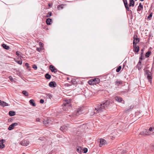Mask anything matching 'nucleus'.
<instances>
[{"instance_id":"obj_60","label":"nucleus","mask_w":154,"mask_h":154,"mask_svg":"<svg viewBox=\"0 0 154 154\" xmlns=\"http://www.w3.org/2000/svg\"><path fill=\"white\" fill-rule=\"evenodd\" d=\"M2 101L1 100H0V103Z\"/></svg>"},{"instance_id":"obj_10","label":"nucleus","mask_w":154,"mask_h":154,"mask_svg":"<svg viewBox=\"0 0 154 154\" xmlns=\"http://www.w3.org/2000/svg\"><path fill=\"white\" fill-rule=\"evenodd\" d=\"M49 85L50 87L54 88L57 86V84L55 82H51L49 83Z\"/></svg>"},{"instance_id":"obj_13","label":"nucleus","mask_w":154,"mask_h":154,"mask_svg":"<svg viewBox=\"0 0 154 154\" xmlns=\"http://www.w3.org/2000/svg\"><path fill=\"white\" fill-rule=\"evenodd\" d=\"M82 108L81 107H80L77 109L76 112V115H78L81 114L82 113Z\"/></svg>"},{"instance_id":"obj_32","label":"nucleus","mask_w":154,"mask_h":154,"mask_svg":"<svg viewBox=\"0 0 154 154\" xmlns=\"http://www.w3.org/2000/svg\"><path fill=\"white\" fill-rule=\"evenodd\" d=\"M51 12H48L46 16V17H49L51 16Z\"/></svg>"},{"instance_id":"obj_55","label":"nucleus","mask_w":154,"mask_h":154,"mask_svg":"<svg viewBox=\"0 0 154 154\" xmlns=\"http://www.w3.org/2000/svg\"><path fill=\"white\" fill-rule=\"evenodd\" d=\"M141 1H143L144 0H140Z\"/></svg>"},{"instance_id":"obj_1","label":"nucleus","mask_w":154,"mask_h":154,"mask_svg":"<svg viewBox=\"0 0 154 154\" xmlns=\"http://www.w3.org/2000/svg\"><path fill=\"white\" fill-rule=\"evenodd\" d=\"M110 106V101L109 100L103 102L102 103L98 105L97 107L95 108V110H94L93 112L91 115V116H93L95 113H100L104 111Z\"/></svg>"},{"instance_id":"obj_54","label":"nucleus","mask_w":154,"mask_h":154,"mask_svg":"<svg viewBox=\"0 0 154 154\" xmlns=\"http://www.w3.org/2000/svg\"><path fill=\"white\" fill-rule=\"evenodd\" d=\"M42 42H39V45H42Z\"/></svg>"},{"instance_id":"obj_39","label":"nucleus","mask_w":154,"mask_h":154,"mask_svg":"<svg viewBox=\"0 0 154 154\" xmlns=\"http://www.w3.org/2000/svg\"><path fill=\"white\" fill-rule=\"evenodd\" d=\"M123 1L124 3L125 6L128 5L127 0H123Z\"/></svg>"},{"instance_id":"obj_28","label":"nucleus","mask_w":154,"mask_h":154,"mask_svg":"<svg viewBox=\"0 0 154 154\" xmlns=\"http://www.w3.org/2000/svg\"><path fill=\"white\" fill-rule=\"evenodd\" d=\"M22 93L25 96H28L29 94L26 91H22Z\"/></svg>"},{"instance_id":"obj_4","label":"nucleus","mask_w":154,"mask_h":154,"mask_svg":"<svg viewBox=\"0 0 154 154\" xmlns=\"http://www.w3.org/2000/svg\"><path fill=\"white\" fill-rule=\"evenodd\" d=\"M98 142L100 143L99 146L100 147L106 144V141L105 140L102 138H100L98 140Z\"/></svg>"},{"instance_id":"obj_40","label":"nucleus","mask_w":154,"mask_h":154,"mask_svg":"<svg viewBox=\"0 0 154 154\" xmlns=\"http://www.w3.org/2000/svg\"><path fill=\"white\" fill-rule=\"evenodd\" d=\"M125 7L126 9L127 10V11H130L129 8L128 7V5H125Z\"/></svg>"},{"instance_id":"obj_26","label":"nucleus","mask_w":154,"mask_h":154,"mask_svg":"<svg viewBox=\"0 0 154 154\" xmlns=\"http://www.w3.org/2000/svg\"><path fill=\"white\" fill-rule=\"evenodd\" d=\"M63 4H61L58 5L57 6V9L59 10L63 9Z\"/></svg>"},{"instance_id":"obj_11","label":"nucleus","mask_w":154,"mask_h":154,"mask_svg":"<svg viewBox=\"0 0 154 154\" xmlns=\"http://www.w3.org/2000/svg\"><path fill=\"white\" fill-rule=\"evenodd\" d=\"M5 141V140L3 139H2L0 140V148L1 149L3 148L5 145L4 144V142Z\"/></svg>"},{"instance_id":"obj_37","label":"nucleus","mask_w":154,"mask_h":154,"mask_svg":"<svg viewBox=\"0 0 154 154\" xmlns=\"http://www.w3.org/2000/svg\"><path fill=\"white\" fill-rule=\"evenodd\" d=\"M25 66L27 67V68L28 69H30V67L29 66V64L28 63H25Z\"/></svg>"},{"instance_id":"obj_27","label":"nucleus","mask_w":154,"mask_h":154,"mask_svg":"<svg viewBox=\"0 0 154 154\" xmlns=\"http://www.w3.org/2000/svg\"><path fill=\"white\" fill-rule=\"evenodd\" d=\"M45 77L47 79H49L51 78V75L48 73H46L45 75Z\"/></svg>"},{"instance_id":"obj_18","label":"nucleus","mask_w":154,"mask_h":154,"mask_svg":"<svg viewBox=\"0 0 154 154\" xmlns=\"http://www.w3.org/2000/svg\"><path fill=\"white\" fill-rule=\"evenodd\" d=\"M0 105L3 107H5V106H8V104L4 101H2L0 103Z\"/></svg>"},{"instance_id":"obj_19","label":"nucleus","mask_w":154,"mask_h":154,"mask_svg":"<svg viewBox=\"0 0 154 154\" xmlns=\"http://www.w3.org/2000/svg\"><path fill=\"white\" fill-rule=\"evenodd\" d=\"M52 22V19L49 18L47 19L46 20V23L48 25H50L51 24V22Z\"/></svg>"},{"instance_id":"obj_44","label":"nucleus","mask_w":154,"mask_h":154,"mask_svg":"<svg viewBox=\"0 0 154 154\" xmlns=\"http://www.w3.org/2000/svg\"><path fill=\"white\" fill-rule=\"evenodd\" d=\"M44 100L43 99H41L40 100V103H44Z\"/></svg>"},{"instance_id":"obj_49","label":"nucleus","mask_w":154,"mask_h":154,"mask_svg":"<svg viewBox=\"0 0 154 154\" xmlns=\"http://www.w3.org/2000/svg\"><path fill=\"white\" fill-rule=\"evenodd\" d=\"M36 50L37 51H40L41 50V49H40V48H37V49H36Z\"/></svg>"},{"instance_id":"obj_41","label":"nucleus","mask_w":154,"mask_h":154,"mask_svg":"<svg viewBox=\"0 0 154 154\" xmlns=\"http://www.w3.org/2000/svg\"><path fill=\"white\" fill-rule=\"evenodd\" d=\"M32 67L35 70H36L37 69V66L35 64L33 65Z\"/></svg>"},{"instance_id":"obj_46","label":"nucleus","mask_w":154,"mask_h":154,"mask_svg":"<svg viewBox=\"0 0 154 154\" xmlns=\"http://www.w3.org/2000/svg\"><path fill=\"white\" fill-rule=\"evenodd\" d=\"M126 152H127V151H126V150H123V151H122V153H126Z\"/></svg>"},{"instance_id":"obj_12","label":"nucleus","mask_w":154,"mask_h":154,"mask_svg":"<svg viewBox=\"0 0 154 154\" xmlns=\"http://www.w3.org/2000/svg\"><path fill=\"white\" fill-rule=\"evenodd\" d=\"M143 9V6L141 5V3H140L139 6L138 7L137 11L139 14H140L142 12V10Z\"/></svg>"},{"instance_id":"obj_15","label":"nucleus","mask_w":154,"mask_h":154,"mask_svg":"<svg viewBox=\"0 0 154 154\" xmlns=\"http://www.w3.org/2000/svg\"><path fill=\"white\" fill-rule=\"evenodd\" d=\"M100 82V80L98 78H95L93 79V84H98Z\"/></svg>"},{"instance_id":"obj_38","label":"nucleus","mask_w":154,"mask_h":154,"mask_svg":"<svg viewBox=\"0 0 154 154\" xmlns=\"http://www.w3.org/2000/svg\"><path fill=\"white\" fill-rule=\"evenodd\" d=\"M84 151V153H86L88 152V149L86 148H84L83 150Z\"/></svg>"},{"instance_id":"obj_43","label":"nucleus","mask_w":154,"mask_h":154,"mask_svg":"<svg viewBox=\"0 0 154 154\" xmlns=\"http://www.w3.org/2000/svg\"><path fill=\"white\" fill-rule=\"evenodd\" d=\"M137 43H136L135 42H133L134 48V47H136V46H138V45H137Z\"/></svg>"},{"instance_id":"obj_56","label":"nucleus","mask_w":154,"mask_h":154,"mask_svg":"<svg viewBox=\"0 0 154 154\" xmlns=\"http://www.w3.org/2000/svg\"><path fill=\"white\" fill-rule=\"evenodd\" d=\"M49 7H50V5L49 4Z\"/></svg>"},{"instance_id":"obj_36","label":"nucleus","mask_w":154,"mask_h":154,"mask_svg":"<svg viewBox=\"0 0 154 154\" xmlns=\"http://www.w3.org/2000/svg\"><path fill=\"white\" fill-rule=\"evenodd\" d=\"M152 13H151L147 17V19H149L152 17Z\"/></svg>"},{"instance_id":"obj_29","label":"nucleus","mask_w":154,"mask_h":154,"mask_svg":"<svg viewBox=\"0 0 154 154\" xmlns=\"http://www.w3.org/2000/svg\"><path fill=\"white\" fill-rule=\"evenodd\" d=\"M151 51H149L147 52H146V56L147 57H149V56L150 55V54H151Z\"/></svg>"},{"instance_id":"obj_42","label":"nucleus","mask_w":154,"mask_h":154,"mask_svg":"<svg viewBox=\"0 0 154 154\" xmlns=\"http://www.w3.org/2000/svg\"><path fill=\"white\" fill-rule=\"evenodd\" d=\"M89 84L90 85L93 84V80H91L89 81Z\"/></svg>"},{"instance_id":"obj_45","label":"nucleus","mask_w":154,"mask_h":154,"mask_svg":"<svg viewBox=\"0 0 154 154\" xmlns=\"http://www.w3.org/2000/svg\"><path fill=\"white\" fill-rule=\"evenodd\" d=\"M20 53V52L19 51H17L16 52V54L18 56H19Z\"/></svg>"},{"instance_id":"obj_33","label":"nucleus","mask_w":154,"mask_h":154,"mask_svg":"<svg viewBox=\"0 0 154 154\" xmlns=\"http://www.w3.org/2000/svg\"><path fill=\"white\" fill-rule=\"evenodd\" d=\"M137 67L138 68L139 70H140L141 69L142 67L141 64H138L137 66Z\"/></svg>"},{"instance_id":"obj_3","label":"nucleus","mask_w":154,"mask_h":154,"mask_svg":"<svg viewBox=\"0 0 154 154\" xmlns=\"http://www.w3.org/2000/svg\"><path fill=\"white\" fill-rule=\"evenodd\" d=\"M146 74L147 75V77L149 82L151 83L152 82V78L151 76V72L148 70L146 71Z\"/></svg>"},{"instance_id":"obj_31","label":"nucleus","mask_w":154,"mask_h":154,"mask_svg":"<svg viewBox=\"0 0 154 154\" xmlns=\"http://www.w3.org/2000/svg\"><path fill=\"white\" fill-rule=\"evenodd\" d=\"M130 3L131 4L132 6H134V0H129Z\"/></svg>"},{"instance_id":"obj_16","label":"nucleus","mask_w":154,"mask_h":154,"mask_svg":"<svg viewBox=\"0 0 154 154\" xmlns=\"http://www.w3.org/2000/svg\"><path fill=\"white\" fill-rule=\"evenodd\" d=\"M43 122L44 124L46 125H47L50 123V120L47 119H44Z\"/></svg>"},{"instance_id":"obj_17","label":"nucleus","mask_w":154,"mask_h":154,"mask_svg":"<svg viewBox=\"0 0 154 154\" xmlns=\"http://www.w3.org/2000/svg\"><path fill=\"white\" fill-rule=\"evenodd\" d=\"M115 100L119 102H121L123 101V99L122 98L118 96L116 97H115Z\"/></svg>"},{"instance_id":"obj_14","label":"nucleus","mask_w":154,"mask_h":154,"mask_svg":"<svg viewBox=\"0 0 154 154\" xmlns=\"http://www.w3.org/2000/svg\"><path fill=\"white\" fill-rule=\"evenodd\" d=\"M134 39L133 42H134L136 43H138L139 42V38L137 37V35L134 36Z\"/></svg>"},{"instance_id":"obj_9","label":"nucleus","mask_w":154,"mask_h":154,"mask_svg":"<svg viewBox=\"0 0 154 154\" xmlns=\"http://www.w3.org/2000/svg\"><path fill=\"white\" fill-rule=\"evenodd\" d=\"M49 68L52 72H54V73L56 72L57 69L52 65H50L49 66Z\"/></svg>"},{"instance_id":"obj_50","label":"nucleus","mask_w":154,"mask_h":154,"mask_svg":"<svg viewBox=\"0 0 154 154\" xmlns=\"http://www.w3.org/2000/svg\"><path fill=\"white\" fill-rule=\"evenodd\" d=\"M139 59H140V60H143L142 55H141V56L140 57Z\"/></svg>"},{"instance_id":"obj_8","label":"nucleus","mask_w":154,"mask_h":154,"mask_svg":"<svg viewBox=\"0 0 154 154\" xmlns=\"http://www.w3.org/2000/svg\"><path fill=\"white\" fill-rule=\"evenodd\" d=\"M29 144V141L27 140H24L21 142L20 144L23 146H26Z\"/></svg>"},{"instance_id":"obj_52","label":"nucleus","mask_w":154,"mask_h":154,"mask_svg":"<svg viewBox=\"0 0 154 154\" xmlns=\"http://www.w3.org/2000/svg\"><path fill=\"white\" fill-rule=\"evenodd\" d=\"M129 7H131V6H132V5H131V4H130L129 3Z\"/></svg>"},{"instance_id":"obj_21","label":"nucleus","mask_w":154,"mask_h":154,"mask_svg":"<svg viewBox=\"0 0 154 154\" xmlns=\"http://www.w3.org/2000/svg\"><path fill=\"white\" fill-rule=\"evenodd\" d=\"M77 151L80 153H81L83 152V150L81 147L78 146L77 148Z\"/></svg>"},{"instance_id":"obj_5","label":"nucleus","mask_w":154,"mask_h":154,"mask_svg":"<svg viewBox=\"0 0 154 154\" xmlns=\"http://www.w3.org/2000/svg\"><path fill=\"white\" fill-rule=\"evenodd\" d=\"M70 103V100H67L65 101V102L63 104V106L66 107L70 106L71 105Z\"/></svg>"},{"instance_id":"obj_6","label":"nucleus","mask_w":154,"mask_h":154,"mask_svg":"<svg viewBox=\"0 0 154 154\" xmlns=\"http://www.w3.org/2000/svg\"><path fill=\"white\" fill-rule=\"evenodd\" d=\"M18 124L17 123H14L11 125L9 127L8 129L11 130L13 129L15 126H17Z\"/></svg>"},{"instance_id":"obj_47","label":"nucleus","mask_w":154,"mask_h":154,"mask_svg":"<svg viewBox=\"0 0 154 154\" xmlns=\"http://www.w3.org/2000/svg\"><path fill=\"white\" fill-rule=\"evenodd\" d=\"M40 119L39 118H37L36 119V121L37 122H40Z\"/></svg>"},{"instance_id":"obj_53","label":"nucleus","mask_w":154,"mask_h":154,"mask_svg":"<svg viewBox=\"0 0 154 154\" xmlns=\"http://www.w3.org/2000/svg\"><path fill=\"white\" fill-rule=\"evenodd\" d=\"M9 78L11 80V79L12 78V77L11 76H10L9 77Z\"/></svg>"},{"instance_id":"obj_7","label":"nucleus","mask_w":154,"mask_h":154,"mask_svg":"<svg viewBox=\"0 0 154 154\" xmlns=\"http://www.w3.org/2000/svg\"><path fill=\"white\" fill-rule=\"evenodd\" d=\"M68 127L66 126H63L61 127L60 128V130L62 131L65 132L68 130Z\"/></svg>"},{"instance_id":"obj_34","label":"nucleus","mask_w":154,"mask_h":154,"mask_svg":"<svg viewBox=\"0 0 154 154\" xmlns=\"http://www.w3.org/2000/svg\"><path fill=\"white\" fill-rule=\"evenodd\" d=\"M134 106L133 105H131V106H130V109L126 110V112H128L130 110V109H133L134 108Z\"/></svg>"},{"instance_id":"obj_2","label":"nucleus","mask_w":154,"mask_h":154,"mask_svg":"<svg viewBox=\"0 0 154 154\" xmlns=\"http://www.w3.org/2000/svg\"><path fill=\"white\" fill-rule=\"evenodd\" d=\"M150 132H151V131H150L149 128L148 130L146 129H144L139 134L141 135H149L152 134V133H151Z\"/></svg>"},{"instance_id":"obj_22","label":"nucleus","mask_w":154,"mask_h":154,"mask_svg":"<svg viewBox=\"0 0 154 154\" xmlns=\"http://www.w3.org/2000/svg\"><path fill=\"white\" fill-rule=\"evenodd\" d=\"M115 85L119 86V85H122V81H119L118 80H116L115 82Z\"/></svg>"},{"instance_id":"obj_20","label":"nucleus","mask_w":154,"mask_h":154,"mask_svg":"<svg viewBox=\"0 0 154 154\" xmlns=\"http://www.w3.org/2000/svg\"><path fill=\"white\" fill-rule=\"evenodd\" d=\"M29 102L30 104L32 106H36V104L35 103L34 100H30L29 101Z\"/></svg>"},{"instance_id":"obj_57","label":"nucleus","mask_w":154,"mask_h":154,"mask_svg":"<svg viewBox=\"0 0 154 154\" xmlns=\"http://www.w3.org/2000/svg\"><path fill=\"white\" fill-rule=\"evenodd\" d=\"M22 154H25V153H23Z\"/></svg>"},{"instance_id":"obj_59","label":"nucleus","mask_w":154,"mask_h":154,"mask_svg":"<svg viewBox=\"0 0 154 154\" xmlns=\"http://www.w3.org/2000/svg\"><path fill=\"white\" fill-rule=\"evenodd\" d=\"M149 49H151V47H150V48H149Z\"/></svg>"},{"instance_id":"obj_30","label":"nucleus","mask_w":154,"mask_h":154,"mask_svg":"<svg viewBox=\"0 0 154 154\" xmlns=\"http://www.w3.org/2000/svg\"><path fill=\"white\" fill-rule=\"evenodd\" d=\"M122 69V66H119L117 68V69L116 70V71L117 72H119L121 69Z\"/></svg>"},{"instance_id":"obj_24","label":"nucleus","mask_w":154,"mask_h":154,"mask_svg":"<svg viewBox=\"0 0 154 154\" xmlns=\"http://www.w3.org/2000/svg\"><path fill=\"white\" fill-rule=\"evenodd\" d=\"M134 50L136 52H137L139 50V46H137L136 47H134Z\"/></svg>"},{"instance_id":"obj_35","label":"nucleus","mask_w":154,"mask_h":154,"mask_svg":"<svg viewBox=\"0 0 154 154\" xmlns=\"http://www.w3.org/2000/svg\"><path fill=\"white\" fill-rule=\"evenodd\" d=\"M16 62L20 65H21L22 63V61L21 60H16Z\"/></svg>"},{"instance_id":"obj_48","label":"nucleus","mask_w":154,"mask_h":154,"mask_svg":"<svg viewBox=\"0 0 154 154\" xmlns=\"http://www.w3.org/2000/svg\"><path fill=\"white\" fill-rule=\"evenodd\" d=\"M141 51L142 52H141V55H142V54H143V49H142L141 50Z\"/></svg>"},{"instance_id":"obj_23","label":"nucleus","mask_w":154,"mask_h":154,"mask_svg":"<svg viewBox=\"0 0 154 154\" xmlns=\"http://www.w3.org/2000/svg\"><path fill=\"white\" fill-rule=\"evenodd\" d=\"M15 112L13 111H10L9 112V115L11 116H14L15 115Z\"/></svg>"},{"instance_id":"obj_25","label":"nucleus","mask_w":154,"mask_h":154,"mask_svg":"<svg viewBox=\"0 0 154 154\" xmlns=\"http://www.w3.org/2000/svg\"><path fill=\"white\" fill-rule=\"evenodd\" d=\"M2 45L3 48L5 49L8 50L10 48L9 47L5 44H3Z\"/></svg>"},{"instance_id":"obj_51","label":"nucleus","mask_w":154,"mask_h":154,"mask_svg":"<svg viewBox=\"0 0 154 154\" xmlns=\"http://www.w3.org/2000/svg\"><path fill=\"white\" fill-rule=\"evenodd\" d=\"M141 60H140L139 61V62L138 63V64H141Z\"/></svg>"},{"instance_id":"obj_58","label":"nucleus","mask_w":154,"mask_h":154,"mask_svg":"<svg viewBox=\"0 0 154 154\" xmlns=\"http://www.w3.org/2000/svg\"><path fill=\"white\" fill-rule=\"evenodd\" d=\"M130 11L131 13H132V11H131H131Z\"/></svg>"}]
</instances>
